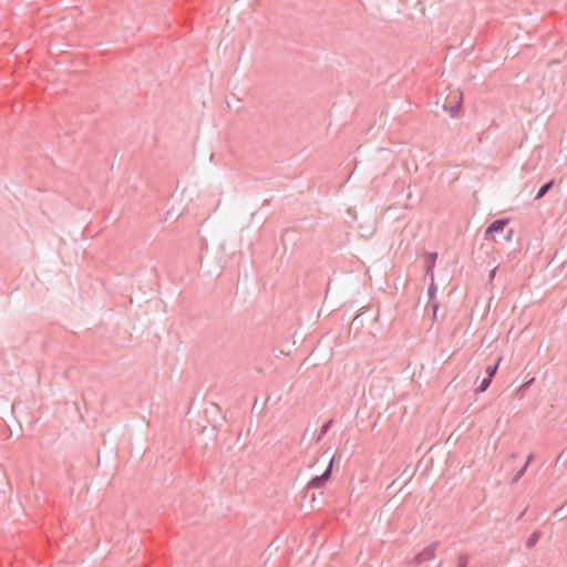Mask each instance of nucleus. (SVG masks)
<instances>
[{"mask_svg": "<svg viewBox=\"0 0 567 567\" xmlns=\"http://www.w3.org/2000/svg\"><path fill=\"white\" fill-rule=\"evenodd\" d=\"M439 546H440V542H437V540L432 542L430 545L424 547L419 554H416L413 557L412 563L414 565H421L425 561L433 560L436 557V551H437Z\"/></svg>", "mask_w": 567, "mask_h": 567, "instance_id": "obj_1", "label": "nucleus"}, {"mask_svg": "<svg viewBox=\"0 0 567 567\" xmlns=\"http://www.w3.org/2000/svg\"><path fill=\"white\" fill-rule=\"evenodd\" d=\"M332 458L329 461L327 470L319 476H315L308 483V488H320L331 476Z\"/></svg>", "mask_w": 567, "mask_h": 567, "instance_id": "obj_2", "label": "nucleus"}, {"mask_svg": "<svg viewBox=\"0 0 567 567\" xmlns=\"http://www.w3.org/2000/svg\"><path fill=\"white\" fill-rule=\"evenodd\" d=\"M507 219H496L486 229V234H495L502 231L507 225Z\"/></svg>", "mask_w": 567, "mask_h": 567, "instance_id": "obj_3", "label": "nucleus"}, {"mask_svg": "<svg viewBox=\"0 0 567 567\" xmlns=\"http://www.w3.org/2000/svg\"><path fill=\"white\" fill-rule=\"evenodd\" d=\"M461 103H462V94L458 95V101L455 105L444 106V110L447 111L451 114V116L455 117L458 114Z\"/></svg>", "mask_w": 567, "mask_h": 567, "instance_id": "obj_4", "label": "nucleus"}, {"mask_svg": "<svg viewBox=\"0 0 567 567\" xmlns=\"http://www.w3.org/2000/svg\"><path fill=\"white\" fill-rule=\"evenodd\" d=\"M539 537H540V532H538V530L533 532L526 540V547L533 548L539 540Z\"/></svg>", "mask_w": 567, "mask_h": 567, "instance_id": "obj_5", "label": "nucleus"}, {"mask_svg": "<svg viewBox=\"0 0 567 567\" xmlns=\"http://www.w3.org/2000/svg\"><path fill=\"white\" fill-rule=\"evenodd\" d=\"M554 181H549L548 183L544 184L537 192L535 199H540L544 197L547 192L553 187Z\"/></svg>", "mask_w": 567, "mask_h": 567, "instance_id": "obj_6", "label": "nucleus"}, {"mask_svg": "<svg viewBox=\"0 0 567 567\" xmlns=\"http://www.w3.org/2000/svg\"><path fill=\"white\" fill-rule=\"evenodd\" d=\"M470 561V555L465 553H461L456 558V567H466Z\"/></svg>", "mask_w": 567, "mask_h": 567, "instance_id": "obj_7", "label": "nucleus"}, {"mask_svg": "<svg viewBox=\"0 0 567 567\" xmlns=\"http://www.w3.org/2000/svg\"><path fill=\"white\" fill-rule=\"evenodd\" d=\"M501 361H502V358L499 357L497 359V361L495 362V364L489 365V367L486 368V378L492 380V378L495 375V373H496V371L498 369V365H499Z\"/></svg>", "mask_w": 567, "mask_h": 567, "instance_id": "obj_8", "label": "nucleus"}, {"mask_svg": "<svg viewBox=\"0 0 567 567\" xmlns=\"http://www.w3.org/2000/svg\"><path fill=\"white\" fill-rule=\"evenodd\" d=\"M492 380L488 379V378H483L481 383L477 385V388L475 389L476 392H484L487 390V388L489 386Z\"/></svg>", "mask_w": 567, "mask_h": 567, "instance_id": "obj_9", "label": "nucleus"}, {"mask_svg": "<svg viewBox=\"0 0 567 567\" xmlns=\"http://www.w3.org/2000/svg\"><path fill=\"white\" fill-rule=\"evenodd\" d=\"M427 295H429L430 299H434V297L436 295V286L434 284L433 274H431V284L429 285V288H427Z\"/></svg>", "mask_w": 567, "mask_h": 567, "instance_id": "obj_10", "label": "nucleus"}, {"mask_svg": "<svg viewBox=\"0 0 567 567\" xmlns=\"http://www.w3.org/2000/svg\"><path fill=\"white\" fill-rule=\"evenodd\" d=\"M526 470H527V464H524V466L514 476L513 483H517L523 477V475L525 474Z\"/></svg>", "mask_w": 567, "mask_h": 567, "instance_id": "obj_11", "label": "nucleus"}, {"mask_svg": "<svg viewBox=\"0 0 567 567\" xmlns=\"http://www.w3.org/2000/svg\"><path fill=\"white\" fill-rule=\"evenodd\" d=\"M430 256H431V258H432V261H431V264L427 266V272L433 274V271H432V270H433V267H434V265H435V259H436L437 254H436V252H433V254H430Z\"/></svg>", "mask_w": 567, "mask_h": 567, "instance_id": "obj_12", "label": "nucleus"}, {"mask_svg": "<svg viewBox=\"0 0 567 567\" xmlns=\"http://www.w3.org/2000/svg\"><path fill=\"white\" fill-rule=\"evenodd\" d=\"M331 423H332V420L328 421L326 424H323V425L321 426V429H320V436H321V435H324V434L328 432V430H329V427H330Z\"/></svg>", "mask_w": 567, "mask_h": 567, "instance_id": "obj_13", "label": "nucleus"}, {"mask_svg": "<svg viewBox=\"0 0 567 567\" xmlns=\"http://www.w3.org/2000/svg\"><path fill=\"white\" fill-rule=\"evenodd\" d=\"M513 234H514L513 229H508L506 235H505V240L506 241H511L512 238H513Z\"/></svg>", "mask_w": 567, "mask_h": 567, "instance_id": "obj_14", "label": "nucleus"}, {"mask_svg": "<svg viewBox=\"0 0 567 567\" xmlns=\"http://www.w3.org/2000/svg\"><path fill=\"white\" fill-rule=\"evenodd\" d=\"M495 274H496V268L492 269L489 275H488V279L492 281L495 277Z\"/></svg>", "mask_w": 567, "mask_h": 567, "instance_id": "obj_15", "label": "nucleus"}, {"mask_svg": "<svg viewBox=\"0 0 567 567\" xmlns=\"http://www.w3.org/2000/svg\"><path fill=\"white\" fill-rule=\"evenodd\" d=\"M533 460H534V454H533V453H530V454L527 456L525 464H527V466H528V465H529V463H530Z\"/></svg>", "mask_w": 567, "mask_h": 567, "instance_id": "obj_16", "label": "nucleus"}, {"mask_svg": "<svg viewBox=\"0 0 567 567\" xmlns=\"http://www.w3.org/2000/svg\"><path fill=\"white\" fill-rule=\"evenodd\" d=\"M437 308H439V303L433 302V303H432V309H433V316H434V317H435V315H436V310H437Z\"/></svg>", "mask_w": 567, "mask_h": 567, "instance_id": "obj_17", "label": "nucleus"}, {"mask_svg": "<svg viewBox=\"0 0 567 567\" xmlns=\"http://www.w3.org/2000/svg\"><path fill=\"white\" fill-rule=\"evenodd\" d=\"M533 381H534V379L532 378L530 380H528L527 382H525V383L523 384V386H527V385H529Z\"/></svg>", "mask_w": 567, "mask_h": 567, "instance_id": "obj_18", "label": "nucleus"}]
</instances>
